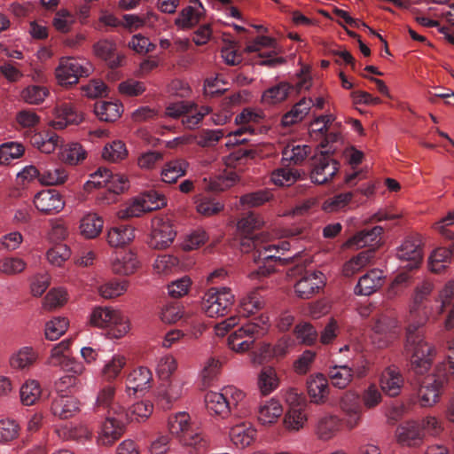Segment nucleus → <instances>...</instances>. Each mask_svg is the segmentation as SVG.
I'll use <instances>...</instances> for the list:
<instances>
[{
  "instance_id": "1",
  "label": "nucleus",
  "mask_w": 454,
  "mask_h": 454,
  "mask_svg": "<svg viewBox=\"0 0 454 454\" xmlns=\"http://www.w3.org/2000/svg\"><path fill=\"white\" fill-rule=\"evenodd\" d=\"M433 290V285L424 282L418 286L407 318L406 342L404 349L410 358V369L415 374L422 375L429 371L435 349L425 341L421 327L428 319V310L423 302Z\"/></svg>"
},
{
  "instance_id": "2",
  "label": "nucleus",
  "mask_w": 454,
  "mask_h": 454,
  "mask_svg": "<svg viewBox=\"0 0 454 454\" xmlns=\"http://www.w3.org/2000/svg\"><path fill=\"white\" fill-rule=\"evenodd\" d=\"M168 428L181 444L191 449V452L203 454L207 451L208 439L199 425L191 420L187 412L180 411L171 415L168 420Z\"/></svg>"
},
{
  "instance_id": "3",
  "label": "nucleus",
  "mask_w": 454,
  "mask_h": 454,
  "mask_svg": "<svg viewBox=\"0 0 454 454\" xmlns=\"http://www.w3.org/2000/svg\"><path fill=\"white\" fill-rule=\"evenodd\" d=\"M269 328L268 317L264 315L254 317L229 335L228 346L238 353L248 351L257 340L268 333Z\"/></svg>"
},
{
  "instance_id": "4",
  "label": "nucleus",
  "mask_w": 454,
  "mask_h": 454,
  "mask_svg": "<svg viewBox=\"0 0 454 454\" xmlns=\"http://www.w3.org/2000/svg\"><path fill=\"white\" fill-rule=\"evenodd\" d=\"M90 324L106 330L111 338H121L125 335L129 325L127 318L117 309L108 307L95 308L90 315Z\"/></svg>"
},
{
  "instance_id": "5",
  "label": "nucleus",
  "mask_w": 454,
  "mask_h": 454,
  "mask_svg": "<svg viewBox=\"0 0 454 454\" xmlns=\"http://www.w3.org/2000/svg\"><path fill=\"white\" fill-rule=\"evenodd\" d=\"M128 424L127 415L123 407L109 410L106 419L100 427L97 442L102 446H111L124 434Z\"/></svg>"
},
{
  "instance_id": "6",
  "label": "nucleus",
  "mask_w": 454,
  "mask_h": 454,
  "mask_svg": "<svg viewBox=\"0 0 454 454\" xmlns=\"http://www.w3.org/2000/svg\"><path fill=\"white\" fill-rule=\"evenodd\" d=\"M263 222L254 213L250 212L243 216L237 224L240 235V249L244 253L255 252L263 244L265 234L255 232Z\"/></svg>"
},
{
  "instance_id": "7",
  "label": "nucleus",
  "mask_w": 454,
  "mask_h": 454,
  "mask_svg": "<svg viewBox=\"0 0 454 454\" xmlns=\"http://www.w3.org/2000/svg\"><path fill=\"white\" fill-rule=\"evenodd\" d=\"M233 302L234 295L230 288L212 287L202 297L200 308L209 317H223L230 311Z\"/></svg>"
},
{
  "instance_id": "8",
  "label": "nucleus",
  "mask_w": 454,
  "mask_h": 454,
  "mask_svg": "<svg viewBox=\"0 0 454 454\" xmlns=\"http://www.w3.org/2000/svg\"><path fill=\"white\" fill-rule=\"evenodd\" d=\"M92 69V66L85 59L67 57L60 59L55 75L61 86L67 87L76 84L81 77L89 76Z\"/></svg>"
},
{
  "instance_id": "9",
  "label": "nucleus",
  "mask_w": 454,
  "mask_h": 454,
  "mask_svg": "<svg viewBox=\"0 0 454 454\" xmlns=\"http://www.w3.org/2000/svg\"><path fill=\"white\" fill-rule=\"evenodd\" d=\"M447 370L453 369L450 367V363H442L436 367V373L428 375L422 382L419 389V397L422 406H431L434 404L441 395V391L447 382Z\"/></svg>"
},
{
  "instance_id": "10",
  "label": "nucleus",
  "mask_w": 454,
  "mask_h": 454,
  "mask_svg": "<svg viewBox=\"0 0 454 454\" xmlns=\"http://www.w3.org/2000/svg\"><path fill=\"white\" fill-rule=\"evenodd\" d=\"M91 180L84 184V189L90 192L93 188L105 187L109 192L119 194L128 188V179L120 174H113L106 168H99L91 175Z\"/></svg>"
},
{
  "instance_id": "11",
  "label": "nucleus",
  "mask_w": 454,
  "mask_h": 454,
  "mask_svg": "<svg viewBox=\"0 0 454 454\" xmlns=\"http://www.w3.org/2000/svg\"><path fill=\"white\" fill-rule=\"evenodd\" d=\"M207 114V107H201L200 110H198L196 106L185 102L174 103L166 108L168 116L181 117L182 123L188 129H194Z\"/></svg>"
},
{
  "instance_id": "12",
  "label": "nucleus",
  "mask_w": 454,
  "mask_h": 454,
  "mask_svg": "<svg viewBox=\"0 0 454 454\" xmlns=\"http://www.w3.org/2000/svg\"><path fill=\"white\" fill-rule=\"evenodd\" d=\"M153 231L149 246L153 249L168 247L176 235L172 223L168 218H157L153 221Z\"/></svg>"
},
{
  "instance_id": "13",
  "label": "nucleus",
  "mask_w": 454,
  "mask_h": 454,
  "mask_svg": "<svg viewBox=\"0 0 454 454\" xmlns=\"http://www.w3.org/2000/svg\"><path fill=\"white\" fill-rule=\"evenodd\" d=\"M93 52L111 69L121 67L125 61V55L118 50L116 43L113 40L98 41L93 44Z\"/></svg>"
},
{
  "instance_id": "14",
  "label": "nucleus",
  "mask_w": 454,
  "mask_h": 454,
  "mask_svg": "<svg viewBox=\"0 0 454 454\" xmlns=\"http://www.w3.org/2000/svg\"><path fill=\"white\" fill-rule=\"evenodd\" d=\"M441 234L447 239L450 240L449 247L436 248L429 257V268L431 271L441 273L447 265L451 262L454 257V232L441 227Z\"/></svg>"
},
{
  "instance_id": "15",
  "label": "nucleus",
  "mask_w": 454,
  "mask_h": 454,
  "mask_svg": "<svg viewBox=\"0 0 454 454\" xmlns=\"http://www.w3.org/2000/svg\"><path fill=\"white\" fill-rule=\"evenodd\" d=\"M340 407L349 428L358 425L362 418L363 407L360 395L355 392H346L340 401Z\"/></svg>"
},
{
  "instance_id": "16",
  "label": "nucleus",
  "mask_w": 454,
  "mask_h": 454,
  "mask_svg": "<svg viewBox=\"0 0 454 454\" xmlns=\"http://www.w3.org/2000/svg\"><path fill=\"white\" fill-rule=\"evenodd\" d=\"M325 286V277L320 271L306 270L295 284L298 297L309 299Z\"/></svg>"
},
{
  "instance_id": "17",
  "label": "nucleus",
  "mask_w": 454,
  "mask_h": 454,
  "mask_svg": "<svg viewBox=\"0 0 454 454\" xmlns=\"http://www.w3.org/2000/svg\"><path fill=\"white\" fill-rule=\"evenodd\" d=\"M340 163L331 156L321 154L315 160L310 178L313 183L323 184L331 180L337 173Z\"/></svg>"
},
{
  "instance_id": "18",
  "label": "nucleus",
  "mask_w": 454,
  "mask_h": 454,
  "mask_svg": "<svg viewBox=\"0 0 454 454\" xmlns=\"http://www.w3.org/2000/svg\"><path fill=\"white\" fill-rule=\"evenodd\" d=\"M396 256L400 261L407 262L404 268L412 270L417 268L422 260L421 240L418 238L409 237L398 247Z\"/></svg>"
},
{
  "instance_id": "19",
  "label": "nucleus",
  "mask_w": 454,
  "mask_h": 454,
  "mask_svg": "<svg viewBox=\"0 0 454 454\" xmlns=\"http://www.w3.org/2000/svg\"><path fill=\"white\" fill-rule=\"evenodd\" d=\"M290 249V243L288 241L283 240L278 241L277 244H269L267 240V236L264 238V242L261 245L255 252L252 254V259L254 262H259L261 260L266 263L269 261L274 262H283L286 263L291 257L289 258H282L280 255H277L280 251H282V254L284 252L288 251Z\"/></svg>"
},
{
  "instance_id": "20",
  "label": "nucleus",
  "mask_w": 454,
  "mask_h": 454,
  "mask_svg": "<svg viewBox=\"0 0 454 454\" xmlns=\"http://www.w3.org/2000/svg\"><path fill=\"white\" fill-rule=\"evenodd\" d=\"M34 204L40 212L51 215L59 213L64 207L65 202L58 191L49 189L37 192Z\"/></svg>"
},
{
  "instance_id": "21",
  "label": "nucleus",
  "mask_w": 454,
  "mask_h": 454,
  "mask_svg": "<svg viewBox=\"0 0 454 454\" xmlns=\"http://www.w3.org/2000/svg\"><path fill=\"white\" fill-rule=\"evenodd\" d=\"M184 384L185 381L179 377L163 380L158 388V396L161 402H165L161 404L163 409H169L171 404L181 397Z\"/></svg>"
},
{
  "instance_id": "22",
  "label": "nucleus",
  "mask_w": 454,
  "mask_h": 454,
  "mask_svg": "<svg viewBox=\"0 0 454 454\" xmlns=\"http://www.w3.org/2000/svg\"><path fill=\"white\" fill-rule=\"evenodd\" d=\"M404 380L400 371L395 366L387 367L380 375V389L391 397L397 396L403 387Z\"/></svg>"
},
{
  "instance_id": "23",
  "label": "nucleus",
  "mask_w": 454,
  "mask_h": 454,
  "mask_svg": "<svg viewBox=\"0 0 454 454\" xmlns=\"http://www.w3.org/2000/svg\"><path fill=\"white\" fill-rule=\"evenodd\" d=\"M153 374L144 366L134 369L127 377L126 391L129 395H136L151 387Z\"/></svg>"
},
{
  "instance_id": "24",
  "label": "nucleus",
  "mask_w": 454,
  "mask_h": 454,
  "mask_svg": "<svg viewBox=\"0 0 454 454\" xmlns=\"http://www.w3.org/2000/svg\"><path fill=\"white\" fill-rule=\"evenodd\" d=\"M328 380L321 373L310 376L307 380V391L310 401L314 403H324L329 395Z\"/></svg>"
},
{
  "instance_id": "25",
  "label": "nucleus",
  "mask_w": 454,
  "mask_h": 454,
  "mask_svg": "<svg viewBox=\"0 0 454 454\" xmlns=\"http://www.w3.org/2000/svg\"><path fill=\"white\" fill-rule=\"evenodd\" d=\"M383 271L373 269L359 278L355 287V294L357 295H371L383 285Z\"/></svg>"
},
{
  "instance_id": "26",
  "label": "nucleus",
  "mask_w": 454,
  "mask_h": 454,
  "mask_svg": "<svg viewBox=\"0 0 454 454\" xmlns=\"http://www.w3.org/2000/svg\"><path fill=\"white\" fill-rule=\"evenodd\" d=\"M423 429L414 421L406 422L396 429V437L403 445L417 446L423 439Z\"/></svg>"
},
{
  "instance_id": "27",
  "label": "nucleus",
  "mask_w": 454,
  "mask_h": 454,
  "mask_svg": "<svg viewBox=\"0 0 454 454\" xmlns=\"http://www.w3.org/2000/svg\"><path fill=\"white\" fill-rule=\"evenodd\" d=\"M58 121H53L51 126L54 129H62L68 124H78L82 115L76 106L71 103H62L58 107Z\"/></svg>"
},
{
  "instance_id": "28",
  "label": "nucleus",
  "mask_w": 454,
  "mask_h": 454,
  "mask_svg": "<svg viewBox=\"0 0 454 454\" xmlns=\"http://www.w3.org/2000/svg\"><path fill=\"white\" fill-rule=\"evenodd\" d=\"M311 153V147L296 142L287 144L282 150V163L301 165Z\"/></svg>"
},
{
  "instance_id": "29",
  "label": "nucleus",
  "mask_w": 454,
  "mask_h": 454,
  "mask_svg": "<svg viewBox=\"0 0 454 454\" xmlns=\"http://www.w3.org/2000/svg\"><path fill=\"white\" fill-rule=\"evenodd\" d=\"M255 434L256 430L247 422L238 424L230 430L231 442L239 449L249 446L254 442Z\"/></svg>"
},
{
  "instance_id": "30",
  "label": "nucleus",
  "mask_w": 454,
  "mask_h": 454,
  "mask_svg": "<svg viewBox=\"0 0 454 454\" xmlns=\"http://www.w3.org/2000/svg\"><path fill=\"white\" fill-rule=\"evenodd\" d=\"M79 410L76 398L72 395H59L51 404V411L54 416L61 419H67L73 417Z\"/></svg>"
},
{
  "instance_id": "31",
  "label": "nucleus",
  "mask_w": 454,
  "mask_h": 454,
  "mask_svg": "<svg viewBox=\"0 0 454 454\" xmlns=\"http://www.w3.org/2000/svg\"><path fill=\"white\" fill-rule=\"evenodd\" d=\"M312 105L313 100L311 98H301L289 112L283 115L281 121L282 125L289 127L301 121L309 114Z\"/></svg>"
},
{
  "instance_id": "32",
  "label": "nucleus",
  "mask_w": 454,
  "mask_h": 454,
  "mask_svg": "<svg viewBox=\"0 0 454 454\" xmlns=\"http://www.w3.org/2000/svg\"><path fill=\"white\" fill-rule=\"evenodd\" d=\"M291 166L286 162L281 168L274 170L270 176L272 183L278 186H289L299 180L303 172Z\"/></svg>"
},
{
  "instance_id": "33",
  "label": "nucleus",
  "mask_w": 454,
  "mask_h": 454,
  "mask_svg": "<svg viewBox=\"0 0 454 454\" xmlns=\"http://www.w3.org/2000/svg\"><path fill=\"white\" fill-rule=\"evenodd\" d=\"M115 396V387L113 384H106L100 387L95 403V411L100 412L101 411H106V414L109 413V410L121 407L118 403H114Z\"/></svg>"
},
{
  "instance_id": "34",
  "label": "nucleus",
  "mask_w": 454,
  "mask_h": 454,
  "mask_svg": "<svg viewBox=\"0 0 454 454\" xmlns=\"http://www.w3.org/2000/svg\"><path fill=\"white\" fill-rule=\"evenodd\" d=\"M122 111V106L116 102L100 100L94 104V113L100 121H115L121 117Z\"/></svg>"
},
{
  "instance_id": "35",
  "label": "nucleus",
  "mask_w": 454,
  "mask_h": 454,
  "mask_svg": "<svg viewBox=\"0 0 454 454\" xmlns=\"http://www.w3.org/2000/svg\"><path fill=\"white\" fill-rule=\"evenodd\" d=\"M138 267L137 256L132 252H123L112 263L113 271L120 275L133 274Z\"/></svg>"
},
{
  "instance_id": "36",
  "label": "nucleus",
  "mask_w": 454,
  "mask_h": 454,
  "mask_svg": "<svg viewBox=\"0 0 454 454\" xmlns=\"http://www.w3.org/2000/svg\"><path fill=\"white\" fill-rule=\"evenodd\" d=\"M226 403H229V411L234 416H241L245 414L242 411L244 408L245 393L233 386H228L222 389Z\"/></svg>"
},
{
  "instance_id": "37",
  "label": "nucleus",
  "mask_w": 454,
  "mask_h": 454,
  "mask_svg": "<svg viewBox=\"0 0 454 454\" xmlns=\"http://www.w3.org/2000/svg\"><path fill=\"white\" fill-rule=\"evenodd\" d=\"M354 376L353 369L347 365H334L329 368L328 377L331 383L340 389L347 387L352 381Z\"/></svg>"
},
{
  "instance_id": "38",
  "label": "nucleus",
  "mask_w": 454,
  "mask_h": 454,
  "mask_svg": "<svg viewBox=\"0 0 454 454\" xmlns=\"http://www.w3.org/2000/svg\"><path fill=\"white\" fill-rule=\"evenodd\" d=\"M188 162L183 159H176L167 162L162 170L161 176L165 183L172 184L186 174Z\"/></svg>"
},
{
  "instance_id": "39",
  "label": "nucleus",
  "mask_w": 454,
  "mask_h": 454,
  "mask_svg": "<svg viewBox=\"0 0 454 454\" xmlns=\"http://www.w3.org/2000/svg\"><path fill=\"white\" fill-rule=\"evenodd\" d=\"M291 84L286 82H280L278 84L266 90L262 97L264 104L275 105L287 98L291 93Z\"/></svg>"
},
{
  "instance_id": "40",
  "label": "nucleus",
  "mask_w": 454,
  "mask_h": 454,
  "mask_svg": "<svg viewBox=\"0 0 454 454\" xmlns=\"http://www.w3.org/2000/svg\"><path fill=\"white\" fill-rule=\"evenodd\" d=\"M383 232V227L381 226H374L373 228L367 230H362L358 231L354 237H352L348 243L350 246H355L357 248L363 247L366 246H372L373 243H378V238Z\"/></svg>"
},
{
  "instance_id": "41",
  "label": "nucleus",
  "mask_w": 454,
  "mask_h": 454,
  "mask_svg": "<svg viewBox=\"0 0 454 454\" xmlns=\"http://www.w3.org/2000/svg\"><path fill=\"white\" fill-rule=\"evenodd\" d=\"M86 151L76 142L62 145L60 159L68 165H77L86 158Z\"/></svg>"
},
{
  "instance_id": "42",
  "label": "nucleus",
  "mask_w": 454,
  "mask_h": 454,
  "mask_svg": "<svg viewBox=\"0 0 454 454\" xmlns=\"http://www.w3.org/2000/svg\"><path fill=\"white\" fill-rule=\"evenodd\" d=\"M135 238L134 230L128 225H119L109 230L107 241L112 247H121Z\"/></svg>"
},
{
  "instance_id": "43",
  "label": "nucleus",
  "mask_w": 454,
  "mask_h": 454,
  "mask_svg": "<svg viewBox=\"0 0 454 454\" xmlns=\"http://www.w3.org/2000/svg\"><path fill=\"white\" fill-rule=\"evenodd\" d=\"M205 403L209 412L225 418L231 414L229 411V403H226L222 392H208L205 395Z\"/></svg>"
},
{
  "instance_id": "44",
  "label": "nucleus",
  "mask_w": 454,
  "mask_h": 454,
  "mask_svg": "<svg viewBox=\"0 0 454 454\" xmlns=\"http://www.w3.org/2000/svg\"><path fill=\"white\" fill-rule=\"evenodd\" d=\"M282 412L283 408L279 402L271 399L270 402L260 406L258 411V420L262 425H270L274 423Z\"/></svg>"
},
{
  "instance_id": "45",
  "label": "nucleus",
  "mask_w": 454,
  "mask_h": 454,
  "mask_svg": "<svg viewBox=\"0 0 454 454\" xmlns=\"http://www.w3.org/2000/svg\"><path fill=\"white\" fill-rule=\"evenodd\" d=\"M307 413L301 406L289 408L284 418L285 427L289 431H299L307 421Z\"/></svg>"
},
{
  "instance_id": "46",
  "label": "nucleus",
  "mask_w": 454,
  "mask_h": 454,
  "mask_svg": "<svg viewBox=\"0 0 454 454\" xmlns=\"http://www.w3.org/2000/svg\"><path fill=\"white\" fill-rule=\"evenodd\" d=\"M103 220L97 214H88L81 220V233L87 239L96 238L102 231Z\"/></svg>"
},
{
  "instance_id": "47",
  "label": "nucleus",
  "mask_w": 454,
  "mask_h": 454,
  "mask_svg": "<svg viewBox=\"0 0 454 454\" xmlns=\"http://www.w3.org/2000/svg\"><path fill=\"white\" fill-rule=\"evenodd\" d=\"M278 386V379L275 370L271 366L262 369L258 377V387L263 395H269Z\"/></svg>"
},
{
  "instance_id": "48",
  "label": "nucleus",
  "mask_w": 454,
  "mask_h": 454,
  "mask_svg": "<svg viewBox=\"0 0 454 454\" xmlns=\"http://www.w3.org/2000/svg\"><path fill=\"white\" fill-rule=\"evenodd\" d=\"M125 364L126 359L124 356H113V358L108 361L103 367L102 380L108 384H112V382L119 377Z\"/></svg>"
},
{
  "instance_id": "49",
  "label": "nucleus",
  "mask_w": 454,
  "mask_h": 454,
  "mask_svg": "<svg viewBox=\"0 0 454 454\" xmlns=\"http://www.w3.org/2000/svg\"><path fill=\"white\" fill-rule=\"evenodd\" d=\"M41 393V387L36 380H27L20 387V401L24 405H33L39 399Z\"/></svg>"
},
{
  "instance_id": "50",
  "label": "nucleus",
  "mask_w": 454,
  "mask_h": 454,
  "mask_svg": "<svg viewBox=\"0 0 454 454\" xmlns=\"http://www.w3.org/2000/svg\"><path fill=\"white\" fill-rule=\"evenodd\" d=\"M153 405L149 401H142L125 410L128 423L131 421H141L148 419L153 412Z\"/></svg>"
},
{
  "instance_id": "51",
  "label": "nucleus",
  "mask_w": 454,
  "mask_h": 454,
  "mask_svg": "<svg viewBox=\"0 0 454 454\" xmlns=\"http://www.w3.org/2000/svg\"><path fill=\"white\" fill-rule=\"evenodd\" d=\"M36 360V354L32 348L25 347L11 357L10 364L15 369H27Z\"/></svg>"
},
{
  "instance_id": "52",
  "label": "nucleus",
  "mask_w": 454,
  "mask_h": 454,
  "mask_svg": "<svg viewBox=\"0 0 454 454\" xmlns=\"http://www.w3.org/2000/svg\"><path fill=\"white\" fill-rule=\"evenodd\" d=\"M339 428V419L336 416L323 417L317 424V434L321 440H329Z\"/></svg>"
},
{
  "instance_id": "53",
  "label": "nucleus",
  "mask_w": 454,
  "mask_h": 454,
  "mask_svg": "<svg viewBox=\"0 0 454 454\" xmlns=\"http://www.w3.org/2000/svg\"><path fill=\"white\" fill-rule=\"evenodd\" d=\"M128 155V150L125 144L121 140H115L106 144L103 149L102 156L105 160L117 162L125 159Z\"/></svg>"
},
{
  "instance_id": "54",
  "label": "nucleus",
  "mask_w": 454,
  "mask_h": 454,
  "mask_svg": "<svg viewBox=\"0 0 454 454\" xmlns=\"http://www.w3.org/2000/svg\"><path fill=\"white\" fill-rule=\"evenodd\" d=\"M294 335L297 340L304 345H313L317 340V332L315 327L307 322L298 324L294 328Z\"/></svg>"
},
{
  "instance_id": "55",
  "label": "nucleus",
  "mask_w": 454,
  "mask_h": 454,
  "mask_svg": "<svg viewBox=\"0 0 454 454\" xmlns=\"http://www.w3.org/2000/svg\"><path fill=\"white\" fill-rule=\"evenodd\" d=\"M68 321L66 317H54L45 325V338L49 340H56L66 333Z\"/></svg>"
},
{
  "instance_id": "56",
  "label": "nucleus",
  "mask_w": 454,
  "mask_h": 454,
  "mask_svg": "<svg viewBox=\"0 0 454 454\" xmlns=\"http://www.w3.org/2000/svg\"><path fill=\"white\" fill-rule=\"evenodd\" d=\"M67 177V171L63 168L51 166L49 168H42L40 183L46 185H58L63 184Z\"/></svg>"
},
{
  "instance_id": "57",
  "label": "nucleus",
  "mask_w": 454,
  "mask_h": 454,
  "mask_svg": "<svg viewBox=\"0 0 454 454\" xmlns=\"http://www.w3.org/2000/svg\"><path fill=\"white\" fill-rule=\"evenodd\" d=\"M374 257L373 249H366L360 252L344 266V273L348 276L369 263Z\"/></svg>"
},
{
  "instance_id": "58",
  "label": "nucleus",
  "mask_w": 454,
  "mask_h": 454,
  "mask_svg": "<svg viewBox=\"0 0 454 454\" xmlns=\"http://www.w3.org/2000/svg\"><path fill=\"white\" fill-rule=\"evenodd\" d=\"M202 12L193 6H187L182 10L179 17L176 20V25L183 28L192 27L199 22Z\"/></svg>"
},
{
  "instance_id": "59",
  "label": "nucleus",
  "mask_w": 454,
  "mask_h": 454,
  "mask_svg": "<svg viewBox=\"0 0 454 454\" xmlns=\"http://www.w3.org/2000/svg\"><path fill=\"white\" fill-rule=\"evenodd\" d=\"M24 146L21 144L9 142L0 146V163L9 164L11 160L22 156Z\"/></svg>"
},
{
  "instance_id": "60",
  "label": "nucleus",
  "mask_w": 454,
  "mask_h": 454,
  "mask_svg": "<svg viewBox=\"0 0 454 454\" xmlns=\"http://www.w3.org/2000/svg\"><path fill=\"white\" fill-rule=\"evenodd\" d=\"M47 260L55 266H61L71 255L70 248L66 244H56L47 252Z\"/></svg>"
},
{
  "instance_id": "61",
  "label": "nucleus",
  "mask_w": 454,
  "mask_h": 454,
  "mask_svg": "<svg viewBox=\"0 0 454 454\" xmlns=\"http://www.w3.org/2000/svg\"><path fill=\"white\" fill-rule=\"evenodd\" d=\"M128 287L126 280H111L98 287L99 294L106 299H112L122 294Z\"/></svg>"
},
{
  "instance_id": "62",
  "label": "nucleus",
  "mask_w": 454,
  "mask_h": 454,
  "mask_svg": "<svg viewBox=\"0 0 454 454\" xmlns=\"http://www.w3.org/2000/svg\"><path fill=\"white\" fill-rule=\"evenodd\" d=\"M237 180V174L231 171L223 175H219L213 179L211 178L207 188L212 192H223L233 186Z\"/></svg>"
},
{
  "instance_id": "63",
  "label": "nucleus",
  "mask_w": 454,
  "mask_h": 454,
  "mask_svg": "<svg viewBox=\"0 0 454 454\" xmlns=\"http://www.w3.org/2000/svg\"><path fill=\"white\" fill-rule=\"evenodd\" d=\"M262 306L263 301L262 297L257 292H253L242 299L239 312L244 317H248L255 310L262 309Z\"/></svg>"
},
{
  "instance_id": "64",
  "label": "nucleus",
  "mask_w": 454,
  "mask_h": 454,
  "mask_svg": "<svg viewBox=\"0 0 454 454\" xmlns=\"http://www.w3.org/2000/svg\"><path fill=\"white\" fill-rule=\"evenodd\" d=\"M72 343L71 339H66L56 344L51 351V356L48 359V364L51 366H57L61 364L63 360H66L68 356V350Z\"/></svg>"
}]
</instances>
